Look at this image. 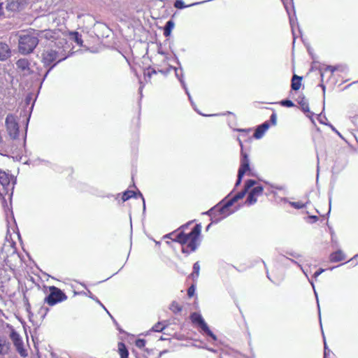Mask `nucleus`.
Returning a JSON list of instances; mask_svg holds the SVG:
<instances>
[{
  "label": "nucleus",
  "mask_w": 358,
  "mask_h": 358,
  "mask_svg": "<svg viewBox=\"0 0 358 358\" xmlns=\"http://www.w3.org/2000/svg\"><path fill=\"white\" fill-rule=\"evenodd\" d=\"M270 120H271V122L273 125H275L276 124V122H277V115H276V114L275 113H273L271 115Z\"/></svg>",
  "instance_id": "obj_34"
},
{
  "label": "nucleus",
  "mask_w": 358,
  "mask_h": 358,
  "mask_svg": "<svg viewBox=\"0 0 358 358\" xmlns=\"http://www.w3.org/2000/svg\"><path fill=\"white\" fill-rule=\"evenodd\" d=\"M152 73H155L156 71L155 70L152 71Z\"/></svg>",
  "instance_id": "obj_51"
},
{
  "label": "nucleus",
  "mask_w": 358,
  "mask_h": 358,
  "mask_svg": "<svg viewBox=\"0 0 358 358\" xmlns=\"http://www.w3.org/2000/svg\"><path fill=\"white\" fill-rule=\"evenodd\" d=\"M323 76H324V73H321V77H322V78H323Z\"/></svg>",
  "instance_id": "obj_50"
},
{
  "label": "nucleus",
  "mask_w": 358,
  "mask_h": 358,
  "mask_svg": "<svg viewBox=\"0 0 358 358\" xmlns=\"http://www.w3.org/2000/svg\"><path fill=\"white\" fill-rule=\"evenodd\" d=\"M310 284H311L312 287L314 288V284L312 281L310 282Z\"/></svg>",
  "instance_id": "obj_48"
},
{
  "label": "nucleus",
  "mask_w": 358,
  "mask_h": 358,
  "mask_svg": "<svg viewBox=\"0 0 358 358\" xmlns=\"http://www.w3.org/2000/svg\"><path fill=\"white\" fill-rule=\"evenodd\" d=\"M7 248H10V258L17 260L19 259V256L15 252V248L13 247V243H9L8 244H5L2 248L3 252H6Z\"/></svg>",
  "instance_id": "obj_18"
},
{
  "label": "nucleus",
  "mask_w": 358,
  "mask_h": 358,
  "mask_svg": "<svg viewBox=\"0 0 358 358\" xmlns=\"http://www.w3.org/2000/svg\"><path fill=\"white\" fill-rule=\"evenodd\" d=\"M38 36L41 38L52 39L58 41V45H66L69 47V53L71 51L69 43L75 42L80 46L83 45L80 35L78 32H68L62 29H45L41 31Z\"/></svg>",
  "instance_id": "obj_2"
},
{
  "label": "nucleus",
  "mask_w": 358,
  "mask_h": 358,
  "mask_svg": "<svg viewBox=\"0 0 358 358\" xmlns=\"http://www.w3.org/2000/svg\"><path fill=\"white\" fill-rule=\"evenodd\" d=\"M118 350L119 354L120 355V358H128L129 352L126 346L124 343H120L118 345Z\"/></svg>",
  "instance_id": "obj_22"
},
{
  "label": "nucleus",
  "mask_w": 358,
  "mask_h": 358,
  "mask_svg": "<svg viewBox=\"0 0 358 358\" xmlns=\"http://www.w3.org/2000/svg\"><path fill=\"white\" fill-rule=\"evenodd\" d=\"M222 358V357H221Z\"/></svg>",
  "instance_id": "obj_55"
},
{
  "label": "nucleus",
  "mask_w": 358,
  "mask_h": 358,
  "mask_svg": "<svg viewBox=\"0 0 358 358\" xmlns=\"http://www.w3.org/2000/svg\"><path fill=\"white\" fill-rule=\"evenodd\" d=\"M5 262H6V264H8V265L10 266V268L11 269H13L12 266H11L10 264H9V263H10V260H9L8 257H7L6 259H5Z\"/></svg>",
  "instance_id": "obj_39"
},
{
  "label": "nucleus",
  "mask_w": 358,
  "mask_h": 358,
  "mask_svg": "<svg viewBox=\"0 0 358 358\" xmlns=\"http://www.w3.org/2000/svg\"><path fill=\"white\" fill-rule=\"evenodd\" d=\"M238 141H239V144H240V145H241V147L242 148H243L242 142H241V141L240 139H238Z\"/></svg>",
  "instance_id": "obj_46"
},
{
  "label": "nucleus",
  "mask_w": 358,
  "mask_h": 358,
  "mask_svg": "<svg viewBox=\"0 0 358 358\" xmlns=\"http://www.w3.org/2000/svg\"><path fill=\"white\" fill-rule=\"evenodd\" d=\"M20 8V3L18 0H12L8 2L6 5V8L10 11H17L19 10Z\"/></svg>",
  "instance_id": "obj_19"
},
{
  "label": "nucleus",
  "mask_w": 358,
  "mask_h": 358,
  "mask_svg": "<svg viewBox=\"0 0 358 358\" xmlns=\"http://www.w3.org/2000/svg\"><path fill=\"white\" fill-rule=\"evenodd\" d=\"M3 6H2V4H1V3H0V17H1V15H3Z\"/></svg>",
  "instance_id": "obj_40"
},
{
  "label": "nucleus",
  "mask_w": 358,
  "mask_h": 358,
  "mask_svg": "<svg viewBox=\"0 0 358 358\" xmlns=\"http://www.w3.org/2000/svg\"><path fill=\"white\" fill-rule=\"evenodd\" d=\"M358 257V255H355V256L353 257L354 259Z\"/></svg>",
  "instance_id": "obj_52"
},
{
  "label": "nucleus",
  "mask_w": 358,
  "mask_h": 358,
  "mask_svg": "<svg viewBox=\"0 0 358 358\" xmlns=\"http://www.w3.org/2000/svg\"><path fill=\"white\" fill-rule=\"evenodd\" d=\"M50 294L45 298V302L50 306H54L57 303L65 301L67 299L66 294L56 287H50Z\"/></svg>",
  "instance_id": "obj_8"
},
{
  "label": "nucleus",
  "mask_w": 358,
  "mask_h": 358,
  "mask_svg": "<svg viewBox=\"0 0 358 358\" xmlns=\"http://www.w3.org/2000/svg\"><path fill=\"white\" fill-rule=\"evenodd\" d=\"M15 179L14 177L6 173L5 171H0V196L4 197L6 195L11 196L14 189Z\"/></svg>",
  "instance_id": "obj_6"
},
{
  "label": "nucleus",
  "mask_w": 358,
  "mask_h": 358,
  "mask_svg": "<svg viewBox=\"0 0 358 358\" xmlns=\"http://www.w3.org/2000/svg\"><path fill=\"white\" fill-rule=\"evenodd\" d=\"M199 3H192L190 5H189V6H194V5H197L199 4ZM174 6L176 8H178V9H182V8H186V7H188V6L185 5L184 1H182V0H176L174 3Z\"/></svg>",
  "instance_id": "obj_24"
},
{
  "label": "nucleus",
  "mask_w": 358,
  "mask_h": 358,
  "mask_svg": "<svg viewBox=\"0 0 358 358\" xmlns=\"http://www.w3.org/2000/svg\"><path fill=\"white\" fill-rule=\"evenodd\" d=\"M330 261L331 262H337L345 259V255L343 252L341 250H338L334 252H332L329 257Z\"/></svg>",
  "instance_id": "obj_16"
},
{
  "label": "nucleus",
  "mask_w": 358,
  "mask_h": 358,
  "mask_svg": "<svg viewBox=\"0 0 358 358\" xmlns=\"http://www.w3.org/2000/svg\"><path fill=\"white\" fill-rule=\"evenodd\" d=\"M289 203L292 207H294V208H296V209H301V208H303L305 207V204L300 201L290 202Z\"/></svg>",
  "instance_id": "obj_29"
},
{
  "label": "nucleus",
  "mask_w": 358,
  "mask_h": 358,
  "mask_svg": "<svg viewBox=\"0 0 358 358\" xmlns=\"http://www.w3.org/2000/svg\"><path fill=\"white\" fill-rule=\"evenodd\" d=\"M210 224H208V226L206 227V229L208 230V229H210Z\"/></svg>",
  "instance_id": "obj_49"
},
{
  "label": "nucleus",
  "mask_w": 358,
  "mask_h": 358,
  "mask_svg": "<svg viewBox=\"0 0 358 358\" xmlns=\"http://www.w3.org/2000/svg\"><path fill=\"white\" fill-rule=\"evenodd\" d=\"M138 196L141 198V199L143 200V210L145 209V200H144V198L142 195V194L141 192H138Z\"/></svg>",
  "instance_id": "obj_38"
},
{
  "label": "nucleus",
  "mask_w": 358,
  "mask_h": 358,
  "mask_svg": "<svg viewBox=\"0 0 358 358\" xmlns=\"http://www.w3.org/2000/svg\"><path fill=\"white\" fill-rule=\"evenodd\" d=\"M8 349V347L6 344V341H0V354L3 353L5 351H6Z\"/></svg>",
  "instance_id": "obj_32"
},
{
  "label": "nucleus",
  "mask_w": 358,
  "mask_h": 358,
  "mask_svg": "<svg viewBox=\"0 0 358 358\" xmlns=\"http://www.w3.org/2000/svg\"><path fill=\"white\" fill-rule=\"evenodd\" d=\"M215 115H213V114H210V115H208V116H214Z\"/></svg>",
  "instance_id": "obj_53"
},
{
  "label": "nucleus",
  "mask_w": 358,
  "mask_h": 358,
  "mask_svg": "<svg viewBox=\"0 0 358 358\" xmlns=\"http://www.w3.org/2000/svg\"><path fill=\"white\" fill-rule=\"evenodd\" d=\"M37 32V36L26 34L20 36L19 38V51L23 55L31 53L38 43L39 39L42 40L38 34L41 31Z\"/></svg>",
  "instance_id": "obj_5"
},
{
  "label": "nucleus",
  "mask_w": 358,
  "mask_h": 358,
  "mask_svg": "<svg viewBox=\"0 0 358 358\" xmlns=\"http://www.w3.org/2000/svg\"><path fill=\"white\" fill-rule=\"evenodd\" d=\"M170 309L174 313H177L181 311L182 308L178 303L174 301L171 304Z\"/></svg>",
  "instance_id": "obj_25"
},
{
  "label": "nucleus",
  "mask_w": 358,
  "mask_h": 358,
  "mask_svg": "<svg viewBox=\"0 0 358 358\" xmlns=\"http://www.w3.org/2000/svg\"><path fill=\"white\" fill-rule=\"evenodd\" d=\"M323 90L324 91L325 87L322 85Z\"/></svg>",
  "instance_id": "obj_54"
},
{
  "label": "nucleus",
  "mask_w": 358,
  "mask_h": 358,
  "mask_svg": "<svg viewBox=\"0 0 358 358\" xmlns=\"http://www.w3.org/2000/svg\"><path fill=\"white\" fill-rule=\"evenodd\" d=\"M327 346H326V344L324 343V358H327Z\"/></svg>",
  "instance_id": "obj_42"
},
{
  "label": "nucleus",
  "mask_w": 358,
  "mask_h": 358,
  "mask_svg": "<svg viewBox=\"0 0 358 358\" xmlns=\"http://www.w3.org/2000/svg\"><path fill=\"white\" fill-rule=\"evenodd\" d=\"M88 296H89V297H90V298H92V299H94V300H95V301H96L99 304H100V305H101V306H102L105 310H106V308L103 306V304H102V303H101V302H100L97 299H94V297L92 296V294L90 292H89Z\"/></svg>",
  "instance_id": "obj_35"
},
{
  "label": "nucleus",
  "mask_w": 358,
  "mask_h": 358,
  "mask_svg": "<svg viewBox=\"0 0 358 358\" xmlns=\"http://www.w3.org/2000/svg\"><path fill=\"white\" fill-rule=\"evenodd\" d=\"M314 292H315V294L316 296V298H317V292H315V290ZM317 306H319L318 299H317Z\"/></svg>",
  "instance_id": "obj_45"
},
{
  "label": "nucleus",
  "mask_w": 358,
  "mask_h": 358,
  "mask_svg": "<svg viewBox=\"0 0 358 358\" xmlns=\"http://www.w3.org/2000/svg\"><path fill=\"white\" fill-rule=\"evenodd\" d=\"M29 62L27 59H20L16 62V66L22 71H28L29 70Z\"/></svg>",
  "instance_id": "obj_17"
},
{
  "label": "nucleus",
  "mask_w": 358,
  "mask_h": 358,
  "mask_svg": "<svg viewBox=\"0 0 358 358\" xmlns=\"http://www.w3.org/2000/svg\"><path fill=\"white\" fill-rule=\"evenodd\" d=\"M269 124L268 122H265L261 125L258 126L254 133V137L256 139H259L263 137L265 132L268 129Z\"/></svg>",
  "instance_id": "obj_15"
},
{
  "label": "nucleus",
  "mask_w": 358,
  "mask_h": 358,
  "mask_svg": "<svg viewBox=\"0 0 358 358\" xmlns=\"http://www.w3.org/2000/svg\"><path fill=\"white\" fill-rule=\"evenodd\" d=\"M257 182L254 180H248L246 181L245 184V188L243 190L241 191L236 195H234L231 199H229L222 206H215L211 208L210 210L206 212V213L211 215L214 212L219 211L220 214L222 215L220 218H218L215 222H218L219 220L229 216L232 213V212L229 211V208L231 207L235 202L238 201L239 199H243L246 192L252 187V189L250 191L248 198L246 199L245 203L248 206H251L255 204L257 201V197L261 196L263 192V187L261 185H256Z\"/></svg>",
  "instance_id": "obj_1"
},
{
  "label": "nucleus",
  "mask_w": 358,
  "mask_h": 358,
  "mask_svg": "<svg viewBox=\"0 0 358 358\" xmlns=\"http://www.w3.org/2000/svg\"><path fill=\"white\" fill-rule=\"evenodd\" d=\"M175 24L173 20H169L164 27V35L166 37L169 36L172 29L174 28Z\"/></svg>",
  "instance_id": "obj_21"
},
{
  "label": "nucleus",
  "mask_w": 358,
  "mask_h": 358,
  "mask_svg": "<svg viewBox=\"0 0 358 358\" xmlns=\"http://www.w3.org/2000/svg\"><path fill=\"white\" fill-rule=\"evenodd\" d=\"M190 318L192 322L194 324H197L204 334L211 337L214 341L217 340L216 336L210 330L201 314L198 313H193L191 315Z\"/></svg>",
  "instance_id": "obj_9"
},
{
  "label": "nucleus",
  "mask_w": 358,
  "mask_h": 358,
  "mask_svg": "<svg viewBox=\"0 0 358 358\" xmlns=\"http://www.w3.org/2000/svg\"><path fill=\"white\" fill-rule=\"evenodd\" d=\"M280 104L283 106H285V107H292L294 106V103L290 101V100H282L281 102H280Z\"/></svg>",
  "instance_id": "obj_30"
},
{
  "label": "nucleus",
  "mask_w": 358,
  "mask_h": 358,
  "mask_svg": "<svg viewBox=\"0 0 358 358\" xmlns=\"http://www.w3.org/2000/svg\"><path fill=\"white\" fill-rule=\"evenodd\" d=\"M199 270H200V266H199V262L194 263L193 265V273L192 274L193 278H194V276L196 278H198V276L199 275Z\"/></svg>",
  "instance_id": "obj_27"
},
{
  "label": "nucleus",
  "mask_w": 358,
  "mask_h": 358,
  "mask_svg": "<svg viewBox=\"0 0 358 358\" xmlns=\"http://www.w3.org/2000/svg\"><path fill=\"white\" fill-rule=\"evenodd\" d=\"M55 65V64H54L52 67H50V69H48V72H47V73H46V74H45V76H47L48 73L49 71H50V69H52Z\"/></svg>",
  "instance_id": "obj_47"
},
{
  "label": "nucleus",
  "mask_w": 358,
  "mask_h": 358,
  "mask_svg": "<svg viewBox=\"0 0 358 358\" xmlns=\"http://www.w3.org/2000/svg\"><path fill=\"white\" fill-rule=\"evenodd\" d=\"M54 43V48L45 50L42 55L43 62L45 66L50 65L54 62H61L69 56V47L66 45H58V41L46 39Z\"/></svg>",
  "instance_id": "obj_4"
},
{
  "label": "nucleus",
  "mask_w": 358,
  "mask_h": 358,
  "mask_svg": "<svg viewBox=\"0 0 358 358\" xmlns=\"http://www.w3.org/2000/svg\"><path fill=\"white\" fill-rule=\"evenodd\" d=\"M336 70V68L335 67H333V66H329L326 68L325 69V71H329L331 72V73L332 74Z\"/></svg>",
  "instance_id": "obj_37"
},
{
  "label": "nucleus",
  "mask_w": 358,
  "mask_h": 358,
  "mask_svg": "<svg viewBox=\"0 0 358 358\" xmlns=\"http://www.w3.org/2000/svg\"><path fill=\"white\" fill-rule=\"evenodd\" d=\"M67 13L64 10H60L57 13H50L47 17L48 21L50 22L52 24L59 25L64 23Z\"/></svg>",
  "instance_id": "obj_11"
},
{
  "label": "nucleus",
  "mask_w": 358,
  "mask_h": 358,
  "mask_svg": "<svg viewBox=\"0 0 358 358\" xmlns=\"http://www.w3.org/2000/svg\"><path fill=\"white\" fill-rule=\"evenodd\" d=\"M331 128H332V129H333L334 131H335L336 132V134H337L338 135H339V136H341L340 133H339L338 131H336V129H335L334 127H333L331 126Z\"/></svg>",
  "instance_id": "obj_43"
},
{
  "label": "nucleus",
  "mask_w": 358,
  "mask_h": 358,
  "mask_svg": "<svg viewBox=\"0 0 358 358\" xmlns=\"http://www.w3.org/2000/svg\"><path fill=\"white\" fill-rule=\"evenodd\" d=\"M10 49L8 44L0 41V61H5L10 56Z\"/></svg>",
  "instance_id": "obj_13"
},
{
  "label": "nucleus",
  "mask_w": 358,
  "mask_h": 358,
  "mask_svg": "<svg viewBox=\"0 0 358 358\" xmlns=\"http://www.w3.org/2000/svg\"><path fill=\"white\" fill-rule=\"evenodd\" d=\"M324 271V269H323V268H320V269H319L318 271H317L314 273L313 276H314L315 278H317V277H318L321 273H322Z\"/></svg>",
  "instance_id": "obj_36"
},
{
  "label": "nucleus",
  "mask_w": 358,
  "mask_h": 358,
  "mask_svg": "<svg viewBox=\"0 0 358 358\" xmlns=\"http://www.w3.org/2000/svg\"><path fill=\"white\" fill-rule=\"evenodd\" d=\"M164 329V326L159 322L152 327V330L156 332H161Z\"/></svg>",
  "instance_id": "obj_28"
},
{
  "label": "nucleus",
  "mask_w": 358,
  "mask_h": 358,
  "mask_svg": "<svg viewBox=\"0 0 358 358\" xmlns=\"http://www.w3.org/2000/svg\"><path fill=\"white\" fill-rule=\"evenodd\" d=\"M6 131L12 139L19 137V125L17 117L13 114H8L5 120Z\"/></svg>",
  "instance_id": "obj_7"
},
{
  "label": "nucleus",
  "mask_w": 358,
  "mask_h": 358,
  "mask_svg": "<svg viewBox=\"0 0 358 358\" xmlns=\"http://www.w3.org/2000/svg\"><path fill=\"white\" fill-rule=\"evenodd\" d=\"M241 155L242 158L241 160V165L238 169V178L235 186L239 185L241 182L242 178L243 177L245 173L248 171H250V160L248 155L242 152Z\"/></svg>",
  "instance_id": "obj_10"
},
{
  "label": "nucleus",
  "mask_w": 358,
  "mask_h": 358,
  "mask_svg": "<svg viewBox=\"0 0 358 358\" xmlns=\"http://www.w3.org/2000/svg\"><path fill=\"white\" fill-rule=\"evenodd\" d=\"M298 264V266L301 268V269L302 270V271L303 272V273L306 275V277H308V275H307L306 272L304 271V269L303 268V267L301 266V264Z\"/></svg>",
  "instance_id": "obj_41"
},
{
  "label": "nucleus",
  "mask_w": 358,
  "mask_h": 358,
  "mask_svg": "<svg viewBox=\"0 0 358 358\" xmlns=\"http://www.w3.org/2000/svg\"><path fill=\"white\" fill-rule=\"evenodd\" d=\"M201 226L196 224L188 234L183 231L173 232L169 234L170 238L182 245V252L189 253L196 250L199 245V236L201 234Z\"/></svg>",
  "instance_id": "obj_3"
},
{
  "label": "nucleus",
  "mask_w": 358,
  "mask_h": 358,
  "mask_svg": "<svg viewBox=\"0 0 358 358\" xmlns=\"http://www.w3.org/2000/svg\"><path fill=\"white\" fill-rule=\"evenodd\" d=\"M145 341L143 339H137L136 341V346L138 347V348H143L145 346Z\"/></svg>",
  "instance_id": "obj_31"
},
{
  "label": "nucleus",
  "mask_w": 358,
  "mask_h": 358,
  "mask_svg": "<svg viewBox=\"0 0 358 358\" xmlns=\"http://www.w3.org/2000/svg\"><path fill=\"white\" fill-rule=\"evenodd\" d=\"M131 197H137V194L134 191L127 190L123 193L122 200L124 202Z\"/></svg>",
  "instance_id": "obj_23"
},
{
  "label": "nucleus",
  "mask_w": 358,
  "mask_h": 358,
  "mask_svg": "<svg viewBox=\"0 0 358 358\" xmlns=\"http://www.w3.org/2000/svg\"><path fill=\"white\" fill-rule=\"evenodd\" d=\"M195 290H196V287L194 285H191L189 288H188V290H187V294L189 297H192L194 296V292H195Z\"/></svg>",
  "instance_id": "obj_33"
},
{
  "label": "nucleus",
  "mask_w": 358,
  "mask_h": 358,
  "mask_svg": "<svg viewBox=\"0 0 358 358\" xmlns=\"http://www.w3.org/2000/svg\"><path fill=\"white\" fill-rule=\"evenodd\" d=\"M301 85V77L298 76L296 75H294V76L292 77V85H291L292 89L293 90L296 91L300 88Z\"/></svg>",
  "instance_id": "obj_20"
},
{
  "label": "nucleus",
  "mask_w": 358,
  "mask_h": 358,
  "mask_svg": "<svg viewBox=\"0 0 358 358\" xmlns=\"http://www.w3.org/2000/svg\"><path fill=\"white\" fill-rule=\"evenodd\" d=\"M299 103L300 104L302 110L304 111V112H308L309 111V107H308V101H306V99L305 98H303L299 102Z\"/></svg>",
  "instance_id": "obj_26"
},
{
  "label": "nucleus",
  "mask_w": 358,
  "mask_h": 358,
  "mask_svg": "<svg viewBox=\"0 0 358 358\" xmlns=\"http://www.w3.org/2000/svg\"><path fill=\"white\" fill-rule=\"evenodd\" d=\"M208 350L210 351V352H216V350L213 349V348H207Z\"/></svg>",
  "instance_id": "obj_44"
},
{
  "label": "nucleus",
  "mask_w": 358,
  "mask_h": 358,
  "mask_svg": "<svg viewBox=\"0 0 358 358\" xmlns=\"http://www.w3.org/2000/svg\"><path fill=\"white\" fill-rule=\"evenodd\" d=\"M170 70H173V71L176 72V76H177V78L179 79V80H180V83L182 84V85L183 88H184V89H185V90L186 94H187V96H188V98H189V101H191V103H192V105L193 106V102H192V96H191V95H190V94H189V91H188V90H187V87H186L185 83L184 80L182 79V76H180L178 75V69H177L176 67H173V66H169V68L167 69V70H166V72H164V71H161L162 73H169V72H170Z\"/></svg>",
  "instance_id": "obj_14"
},
{
  "label": "nucleus",
  "mask_w": 358,
  "mask_h": 358,
  "mask_svg": "<svg viewBox=\"0 0 358 358\" xmlns=\"http://www.w3.org/2000/svg\"><path fill=\"white\" fill-rule=\"evenodd\" d=\"M10 339L16 347L17 352L23 357L26 355L25 350L23 349V341L21 336L14 329L11 330L10 334Z\"/></svg>",
  "instance_id": "obj_12"
}]
</instances>
